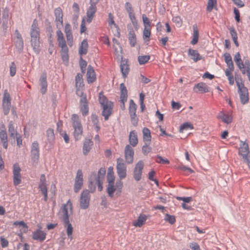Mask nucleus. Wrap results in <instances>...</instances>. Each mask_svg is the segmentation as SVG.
Returning <instances> with one entry per match:
<instances>
[{"label":"nucleus","mask_w":250,"mask_h":250,"mask_svg":"<svg viewBox=\"0 0 250 250\" xmlns=\"http://www.w3.org/2000/svg\"><path fill=\"white\" fill-rule=\"evenodd\" d=\"M46 135L48 142L53 146L55 142V135L54 130L52 128H49L46 130Z\"/></svg>","instance_id":"obj_28"},{"label":"nucleus","mask_w":250,"mask_h":250,"mask_svg":"<svg viewBox=\"0 0 250 250\" xmlns=\"http://www.w3.org/2000/svg\"><path fill=\"white\" fill-rule=\"evenodd\" d=\"M73 126L74 129V135L76 140H78L83 133V127L79 120V116L76 114H73L72 116Z\"/></svg>","instance_id":"obj_3"},{"label":"nucleus","mask_w":250,"mask_h":250,"mask_svg":"<svg viewBox=\"0 0 250 250\" xmlns=\"http://www.w3.org/2000/svg\"><path fill=\"white\" fill-rule=\"evenodd\" d=\"M57 41L58 42V46L61 48V49H64L65 48H68L66 45L65 38H63L62 39H60L59 40H58Z\"/></svg>","instance_id":"obj_61"},{"label":"nucleus","mask_w":250,"mask_h":250,"mask_svg":"<svg viewBox=\"0 0 250 250\" xmlns=\"http://www.w3.org/2000/svg\"><path fill=\"white\" fill-rule=\"evenodd\" d=\"M234 60L240 69L244 68V64L241 59L240 54L239 52H237L235 55Z\"/></svg>","instance_id":"obj_41"},{"label":"nucleus","mask_w":250,"mask_h":250,"mask_svg":"<svg viewBox=\"0 0 250 250\" xmlns=\"http://www.w3.org/2000/svg\"><path fill=\"white\" fill-rule=\"evenodd\" d=\"M188 128L191 129H193V125L188 122H186L181 125L180 127V131L183 132V130H187Z\"/></svg>","instance_id":"obj_50"},{"label":"nucleus","mask_w":250,"mask_h":250,"mask_svg":"<svg viewBox=\"0 0 250 250\" xmlns=\"http://www.w3.org/2000/svg\"><path fill=\"white\" fill-rule=\"evenodd\" d=\"M149 216L144 213L139 214L137 219L132 222V225L135 227L141 228L146 224Z\"/></svg>","instance_id":"obj_11"},{"label":"nucleus","mask_w":250,"mask_h":250,"mask_svg":"<svg viewBox=\"0 0 250 250\" xmlns=\"http://www.w3.org/2000/svg\"><path fill=\"white\" fill-rule=\"evenodd\" d=\"M123 187V183L121 180L116 182L115 188L117 194H119L121 193Z\"/></svg>","instance_id":"obj_51"},{"label":"nucleus","mask_w":250,"mask_h":250,"mask_svg":"<svg viewBox=\"0 0 250 250\" xmlns=\"http://www.w3.org/2000/svg\"><path fill=\"white\" fill-rule=\"evenodd\" d=\"M238 92L240 96V101L242 104H245L249 101L248 89L247 87L238 89Z\"/></svg>","instance_id":"obj_13"},{"label":"nucleus","mask_w":250,"mask_h":250,"mask_svg":"<svg viewBox=\"0 0 250 250\" xmlns=\"http://www.w3.org/2000/svg\"><path fill=\"white\" fill-rule=\"evenodd\" d=\"M150 144V142H144L142 147V152L145 155H147L151 151V147L149 146Z\"/></svg>","instance_id":"obj_45"},{"label":"nucleus","mask_w":250,"mask_h":250,"mask_svg":"<svg viewBox=\"0 0 250 250\" xmlns=\"http://www.w3.org/2000/svg\"><path fill=\"white\" fill-rule=\"evenodd\" d=\"M83 76L80 73H78L75 77V85L77 89H80L83 85Z\"/></svg>","instance_id":"obj_35"},{"label":"nucleus","mask_w":250,"mask_h":250,"mask_svg":"<svg viewBox=\"0 0 250 250\" xmlns=\"http://www.w3.org/2000/svg\"><path fill=\"white\" fill-rule=\"evenodd\" d=\"M137 108V104L134 102L133 100L129 101V114L130 117L132 124L136 126L138 125V118L136 114V110Z\"/></svg>","instance_id":"obj_4"},{"label":"nucleus","mask_w":250,"mask_h":250,"mask_svg":"<svg viewBox=\"0 0 250 250\" xmlns=\"http://www.w3.org/2000/svg\"><path fill=\"white\" fill-rule=\"evenodd\" d=\"M143 141L144 142H151V133L150 130L147 127H144L143 129Z\"/></svg>","instance_id":"obj_33"},{"label":"nucleus","mask_w":250,"mask_h":250,"mask_svg":"<svg viewBox=\"0 0 250 250\" xmlns=\"http://www.w3.org/2000/svg\"><path fill=\"white\" fill-rule=\"evenodd\" d=\"M235 79L238 89L246 87L244 85L243 80L240 76H235Z\"/></svg>","instance_id":"obj_47"},{"label":"nucleus","mask_w":250,"mask_h":250,"mask_svg":"<svg viewBox=\"0 0 250 250\" xmlns=\"http://www.w3.org/2000/svg\"><path fill=\"white\" fill-rule=\"evenodd\" d=\"M15 44L16 48L18 49L19 51L20 52H22L24 46L23 41L22 40V38H21L20 39H16Z\"/></svg>","instance_id":"obj_43"},{"label":"nucleus","mask_w":250,"mask_h":250,"mask_svg":"<svg viewBox=\"0 0 250 250\" xmlns=\"http://www.w3.org/2000/svg\"><path fill=\"white\" fill-rule=\"evenodd\" d=\"M76 94L78 96L80 97V104L88 103L86 95L84 94L82 90L79 89H77Z\"/></svg>","instance_id":"obj_37"},{"label":"nucleus","mask_w":250,"mask_h":250,"mask_svg":"<svg viewBox=\"0 0 250 250\" xmlns=\"http://www.w3.org/2000/svg\"><path fill=\"white\" fill-rule=\"evenodd\" d=\"M10 75L12 77H13L15 75L16 73V65L14 62H12L11 63V64L10 65Z\"/></svg>","instance_id":"obj_64"},{"label":"nucleus","mask_w":250,"mask_h":250,"mask_svg":"<svg viewBox=\"0 0 250 250\" xmlns=\"http://www.w3.org/2000/svg\"><path fill=\"white\" fill-rule=\"evenodd\" d=\"M21 168L18 164L13 166V182L15 186L19 185L21 182Z\"/></svg>","instance_id":"obj_10"},{"label":"nucleus","mask_w":250,"mask_h":250,"mask_svg":"<svg viewBox=\"0 0 250 250\" xmlns=\"http://www.w3.org/2000/svg\"><path fill=\"white\" fill-rule=\"evenodd\" d=\"M89 184L88 188L91 192H94L96 190V179L95 175H91L89 178Z\"/></svg>","instance_id":"obj_36"},{"label":"nucleus","mask_w":250,"mask_h":250,"mask_svg":"<svg viewBox=\"0 0 250 250\" xmlns=\"http://www.w3.org/2000/svg\"><path fill=\"white\" fill-rule=\"evenodd\" d=\"M144 165L143 162L142 161H140L135 166L133 171V177L137 181H140L141 179Z\"/></svg>","instance_id":"obj_9"},{"label":"nucleus","mask_w":250,"mask_h":250,"mask_svg":"<svg viewBox=\"0 0 250 250\" xmlns=\"http://www.w3.org/2000/svg\"><path fill=\"white\" fill-rule=\"evenodd\" d=\"M125 9L128 14L129 18L131 20L132 23L135 26L137 24V20L136 18L132 4L129 2H126L125 3Z\"/></svg>","instance_id":"obj_8"},{"label":"nucleus","mask_w":250,"mask_h":250,"mask_svg":"<svg viewBox=\"0 0 250 250\" xmlns=\"http://www.w3.org/2000/svg\"><path fill=\"white\" fill-rule=\"evenodd\" d=\"M230 34L234 42L235 45L237 46H239V43L237 41V34L234 27H231L229 29Z\"/></svg>","instance_id":"obj_42"},{"label":"nucleus","mask_w":250,"mask_h":250,"mask_svg":"<svg viewBox=\"0 0 250 250\" xmlns=\"http://www.w3.org/2000/svg\"><path fill=\"white\" fill-rule=\"evenodd\" d=\"M80 109L83 116H86L89 113L88 103L80 104Z\"/></svg>","instance_id":"obj_40"},{"label":"nucleus","mask_w":250,"mask_h":250,"mask_svg":"<svg viewBox=\"0 0 250 250\" xmlns=\"http://www.w3.org/2000/svg\"><path fill=\"white\" fill-rule=\"evenodd\" d=\"M87 80L89 83H93L96 80V74L93 67L89 65L86 73Z\"/></svg>","instance_id":"obj_18"},{"label":"nucleus","mask_w":250,"mask_h":250,"mask_svg":"<svg viewBox=\"0 0 250 250\" xmlns=\"http://www.w3.org/2000/svg\"><path fill=\"white\" fill-rule=\"evenodd\" d=\"M176 198L179 201H182L184 203H188L190 202H192L193 200L192 197H181L177 196Z\"/></svg>","instance_id":"obj_59"},{"label":"nucleus","mask_w":250,"mask_h":250,"mask_svg":"<svg viewBox=\"0 0 250 250\" xmlns=\"http://www.w3.org/2000/svg\"><path fill=\"white\" fill-rule=\"evenodd\" d=\"M72 204H64L60 210V213L62 216V219L64 227L66 229V234L70 240H72L73 238V228L69 219V212L72 213Z\"/></svg>","instance_id":"obj_1"},{"label":"nucleus","mask_w":250,"mask_h":250,"mask_svg":"<svg viewBox=\"0 0 250 250\" xmlns=\"http://www.w3.org/2000/svg\"><path fill=\"white\" fill-rule=\"evenodd\" d=\"M10 107L11 98L10 94L7 92V90H5L2 99V109L5 115H7L9 113Z\"/></svg>","instance_id":"obj_7"},{"label":"nucleus","mask_w":250,"mask_h":250,"mask_svg":"<svg viewBox=\"0 0 250 250\" xmlns=\"http://www.w3.org/2000/svg\"><path fill=\"white\" fill-rule=\"evenodd\" d=\"M155 161L157 163L162 164H169V161L167 159H164L161 156L157 155Z\"/></svg>","instance_id":"obj_58"},{"label":"nucleus","mask_w":250,"mask_h":250,"mask_svg":"<svg viewBox=\"0 0 250 250\" xmlns=\"http://www.w3.org/2000/svg\"><path fill=\"white\" fill-rule=\"evenodd\" d=\"M188 54L194 62H197L202 59V57L196 50L189 48L188 50Z\"/></svg>","instance_id":"obj_25"},{"label":"nucleus","mask_w":250,"mask_h":250,"mask_svg":"<svg viewBox=\"0 0 250 250\" xmlns=\"http://www.w3.org/2000/svg\"><path fill=\"white\" fill-rule=\"evenodd\" d=\"M0 139L3 148L7 149L8 147L7 134L5 128V126L3 125L0 127Z\"/></svg>","instance_id":"obj_14"},{"label":"nucleus","mask_w":250,"mask_h":250,"mask_svg":"<svg viewBox=\"0 0 250 250\" xmlns=\"http://www.w3.org/2000/svg\"><path fill=\"white\" fill-rule=\"evenodd\" d=\"M134 150L132 147L127 145L125 149V156L127 163L131 164L133 161Z\"/></svg>","instance_id":"obj_12"},{"label":"nucleus","mask_w":250,"mask_h":250,"mask_svg":"<svg viewBox=\"0 0 250 250\" xmlns=\"http://www.w3.org/2000/svg\"><path fill=\"white\" fill-rule=\"evenodd\" d=\"M120 99L121 101H127V90L124 83H122L120 85Z\"/></svg>","instance_id":"obj_27"},{"label":"nucleus","mask_w":250,"mask_h":250,"mask_svg":"<svg viewBox=\"0 0 250 250\" xmlns=\"http://www.w3.org/2000/svg\"><path fill=\"white\" fill-rule=\"evenodd\" d=\"M88 43L86 39L83 40L79 49V53L80 55H85L87 53Z\"/></svg>","instance_id":"obj_30"},{"label":"nucleus","mask_w":250,"mask_h":250,"mask_svg":"<svg viewBox=\"0 0 250 250\" xmlns=\"http://www.w3.org/2000/svg\"><path fill=\"white\" fill-rule=\"evenodd\" d=\"M83 183V174L81 169L77 171L76 176L75 179L74 185V191L77 193L82 188Z\"/></svg>","instance_id":"obj_6"},{"label":"nucleus","mask_w":250,"mask_h":250,"mask_svg":"<svg viewBox=\"0 0 250 250\" xmlns=\"http://www.w3.org/2000/svg\"><path fill=\"white\" fill-rule=\"evenodd\" d=\"M99 102L102 106L104 105H111L113 103L109 101L107 98L103 95L102 92L100 93L99 97Z\"/></svg>","instance_id":"obj_32"},{"label":"nucleus","mask_w":250,"mask_h":250,"mask_svg":"<svg viewBox=\"0 0 250 250\" xmlns=\"http://www.w3.org/2000/svg\"><path fill=\"white\" fill-rule=\"evenodd\" d=\"M150 35H151L150 27H145V28L143 31V39H144V40H146V38H147L148 39L147 40V41H148Z\"/></svg>","instance_id":"obj_54"},{"label":"nucleus","mask_w":250,"mask_h":250,"mask_svg":"<svg viewBox=\"0 0 250 250\" xmlns=\"http://www.w3.org/2000/svg\"><path fill=\"white\" fill-rule=\"evenodd\" d=\"M9 13V9L7 8H5L3 10L2 16L3 21H8Z\"/></svg>","instance_id":"obj_60"},{"label":"nucleus","mask_w":250,"mask_h":250,"mask_svg":"<svg viewBox=\"0 0 250 250\" xmlns=\"http://www.w3.org/2000/svg\"><path fill=\"white\" fill-rule=\"evenodd\" d=\"M193 39L191 41V43L193 45L196 44L199 39V31L196 24L193 26Z\"/></svg>","instance_id":"obj_34"},{"label":"nucleus","mask_w":250,"mask_h":250,"mask_svg":"<svg viewBox=\"0 0 250 250\" xmlns=\"http://www.w3.org/2000/svg\"><path fill=\"white\" fill-rule=\"evenodd\" d=\"M242 144L239 149V154L241 155L243 159H247L249 156L250 150L248 143L241 141Z\"/></svg>","instance_id":"obj_15"},{"label":"nucleus","mask_w":250,"mask_h":250,"mask_svg":"<svg viewBox=\"0 0 250 250\" xmlns=\"http://www.w3.org/2000/svg\"><path fill=\"white\" fill-rule=\"evenodd\" d=\"M68 49L64 48L61 49V56L62 59L63 61H67L68 60Z\"/></svg>","instance_id":"obj_55"},{"label":"nucleus","mask_w":250,"mask_h":250,"mask_svg":"<svg viewBox=\"0 0 250 250\" xmlns=\"http://www.w3.org/2000/svg\"><path fill=\"white\" fill-rule=\"evenodd\" d=\"M16 130L15 129L13 124L12 121H11L8 125V132L9 134V136L10 137H13L14 139L15 138V135H16L15 133Z\"/></svg>","instance_id":"obj_49"},{"label":"nucleus","mask_w":250,"mask_h":250,"mask_svg":"<svg viewBox=\"0 0 250 250\" xmlns=\"http://www.w3.org/2000/svg\"><path fill=\"white\" fill-rule=\"evenodd\" d=\"M55 16V21L60 22L61 26L63 25V13L62 9L60 7L57 8L54 10Z\"/></svg>","instance_id":"obj_22"},{"label":"nucleus","mask_w":250,"mask_h":250,"mask_svg":"<svg viewBox=\"0 0 250 250\" xmlns=\"http://www.w3.org/2000/svg\"><path fill=\"white\" fill-rule=\"evenodd\" d=\"M107 192L110 196L113 195L114 192L116 191L114 184H108L107 187Z\"/></svg>","instance_id":"obj_57"},{"label":"nucleus","mask_w":250,"mask_h":250,"mask_svg":"<svg viewBox=\"0 0 250 250\" xmlns=\"http://www.w3.org/2000/svg\"><path fill=\"white\" fill-rule=\"evenodd\" d=\"M128 40L130 45L132 47L135 46L136 44V38L133 30H131L129 31L128 33Z\"/></svg>","instance_id":"obj_39"},{"label":"nucleus","mask_w":250,"mask_h":250,"mask_svg":"<svg viewBox=\"0 0 250 250\" xmlns=\"http://www.w3.org/2000/svg\"><path fill=\"white\" fill-rule=\"evenodd\" d=\"M39 187L44 196V201H46L47 198V189L46 184H39Z\"/></svg>","instance_id":"obj_46"},{"label":"nucleus","mask_w":250,"mask_h":250,"mask_svg":"<svg viewBox=\"0 0 250 250\" xmlns=\"http://www.w3.org/2000/svg\"><path fill=\"white\" fill-rule=\"evenodd\" d=\"M149 55L139 56L138 57V61L140 65L144 64L150 59Z\"/></svg>","instance_id":"obj_48"},{"label":"nucleus","mask_w":250,"mask_h":250,"mask_svg":"<svg viewBox=\"0 0 250 250\" xmlns=\"http://www.w3.org/2000/svg\"><path fill=\"white\" fill-rule=\"evenodd\" d=\"M217 118L221 119L224 123L229 124L232 122V117L231 115L220 112L217 116Z\"/></svg>","instance_id":"obj_23"},{"label":"nucleus","mask_w":250,"mask_h":250,"mask_svg":"<svg viewBox=\"0 0 250 250\" xmlns=\"http://www.w3.org/2000/svg\"><path fill=\"white\" fill-rule=\"evenodd\" d=\"M97 11V7H94L93 5L90 6L88 8L86 12L87 19L86 21L88 23H90L92 21L95 14Z\"/></svg>","instance_id":"obj_21"},{"label":"nucleus","mask_w":250,"mask_h":250,"mask_svg":"<svg viewBox=\"0 0 250 250\" xmlns=\"http://www.w3.org/2000/svg\"><path fill=\"white\" fill-rule=\"evenodd\" d=\"M40 84L41 86V93L42 94H45L47 87V77L45 73H43L41 75L40 79Z\"/></svg>","instance_id":"obj_17"},{"label":"nucleus","mask_w":250,"mask_h":250,"mask_svg":"<svg viewBox=\"0 0 250 250\" xmlns=\"http://www.w3.org/2000/svg\"><path fill=\"white\" fill-rule=\"evenodd\" d=\"M68 44L70 46L73 45V35L72 33L65 34Z\"/></svg>","instance_id":"obj_63"},{"label":"nucleus","mask_w":250,"mask_h":250,"mask_svg":"<svg viewBox=\"0 0 250 250\" xmlns=\"http://www.w3.org/2000/svg\"><path fill=\"white\" fill-rule=\"evenodd\" d=\"M31 158L34 161H38L40 156V150H31Z\"/></svg>","instance_id":"obj_56"},{"label":"nucleus","mask_w":250,"mask_h":250,"mask_svg":"<svg viewBox=\"0 0 250 250\" xmlns=\"http://www.w3.org/2000/svg\"><path fill=\"white\" fill-rule=\"evenodd\" d=\"M46 235V233L44 231L39 229L33 232L32 238L35 240L42 242L45 239Z\"/></svg>","instance_id":"obj_16"},{"label":"nucleus","mask_w":250,"mask_h":250,"mask_svg":"<svg viewBox=\"0 0 250 250\" xmlns=\"http://www.w3.org/2000/svg\"><path fill=\"white\" fill-rule=\"evenodd\" d=\"M142 19L145 27H150V22L149 20L145 14H143L142 15Z\"/></svg>","instance_id":"obj_62"},{"label":"nucleus","mask_w":250,"mask_h":250,"mask_svg":"<svg viewBox=\"0 0 250 250\" xmlns=\"http://www.w3.org/2000/svg\"><path fill=\"white\" fill-rule=\"evenodd\" d=\"M121 70L124 78H126L129 71V66L127 60H122L120 64Z\"/></svg>","instance_id":"obj_19"},{"label":"nucleus","mask_w":250,"mask_h":250,"mask_svg":"<svg viewBox=\"0 0 250 250\" xmlns=\"http://www.w3.org/2000/svg\"><path fill=\"white\" fill-rule=\"evenodd\" d=\"M217 4L216 0H208L207 7V10L208 12H211L214 6Z\"/></svg>","instance_id":"obj_52"},{"label":"nucleus","mask_w":250,"mask_h":250,"mask_svg":"<svg viewBox=\"0 0 250 250\" xmlns=\"http://www.w3.org/2000/svg\"><path fill=\"white\" fill-rule=\"evenodd\" d=\"M117 172L121 180L126 176V166L124 159L121 158L117 159Z\"/></svg>","instance_id":"obj_5"},{"label":"nucleus","mask_w":250,"mask_h":250,"mask_svg":"<svg viewBox=\"0 0 250 250\" xmlns=\"http://www.w3.org/2000/svg\"><path fill=\"white\" fill-rule=\"evenodd\" d=\"M164 219L166 222H168L171 225H173L176 222V218L175 216L171 215L168 213L165 214Z\"/></svg>","instance_id":"obj_44"},{"label":"nucleus","mask_w":250,"mask_h":250,"mask_svg":"<svg viewBox=\"0 0 250 250\" xmlns=\"http://www.w3.org/2000/svg\"><path fill=\"white\" fill-rule=\"evenodd\" d=\"M93 142L90 139H85L83 146V153L86 155L91 149Z\"/></svg>","instance_id":"obj_31"},{"label":"nucleus","mask_w":250,"mask_h":250,"mask_svg":"<svg viewBox=\"0 0 250 250\" xmlns=\"http://www.w3.org/2000/svg\"><path fill=\"white\" fill-rule=\"evenodd\" d=\"M31 43L35 53L39 54L40 52V29L38 27V23L37 20H34L31 25Z\"/></svg>","instance_id":"obj_2"},{"label":"nucleus","mask_w":250,"mask_h":250,"mask_svg":"<svg viewBox=\"0 0 250 250\" xmlns=\"http://www.w3.org/2000/svg\"><path fill=\"white\" fill-rule=\"evenodd\" d=\"M106 172V170L105 168L101 167L98 171V175H97L96 172H93L91 175H95V179L96 180H103L104 179L105 174Z\"/></svg>","instance_id":"obj_38"},{"label":"nucleus","mask_w":250,"mask_h":250,"mask_svg":"<svg viewBox=\"0 0 250 250\" xmlns=\"http://www.w3.org/2000/svg\"><path fill=\"white\" fill-rule=\"evenodd\" d=\"M129 141L130 144L133 147L137 145L138 143L137 135L135 130L131 131L130 132Z\"/></svg>","instance_id":"obj_29"},{"label":"nucleus","mask_w":250,"mask_h":250,"mask_svg":"<svg viewBox=\"0 0 250 250\" xmlns=\"http://www.w3.org/2000/svg\"><path fill=\"white\" fill-rule=\"evenodd\" d=\"M113 104L111 105H104V106H102L103 108V110L102 111V115L104 116V120H107L108 119L109 117L112 114V111L113 108Z\"/></svg>","instance_id":"obj_24"},{"label":"nucleus","mask_w":250,"mask_h":250,"mask_svg":"<svg viewBox=\"0 0 250 250\" xmlns=\"http://www.w3.org/2000/svg\"><path fill=\"white\" fill-rule=\"evenodd\" d=\"M90 199V191L88 189L83 190L81 195L80 203H89Z\"/></svg>","instance_id":"obj_26"},{"label":"nucleus","mask_w":250,"mask_h":250,"mask_svg":"<svg viewBox=\"0 0 250 250\" xmlns=\"http://www.w3.org/2000/svg\"><path fill=\"white\" fill-rule=\"evenodd\" d=\"M209 87L204 83H199L196 84L193 88V90L195 92H199L200 93H206L209 91Z\"/></svg>","instance_id":"obj_20"},{"label":"nucleus","mask_w":250,"mask_h":250,"mask_svg":"<svg viewBox=\"0 0 250 250\" xmlns=\"http://www.w3.org/2000/svg\"><path fill=\"white\" fill-rule=\"evenodd\" d=\"M91 119L94 125H95V127L97 129V131H98L100 129V127L98 125L99 120L97 116L94 114H92L91 115Z\"/></svg>","instance_id":"obj_53"}]
</instances>
